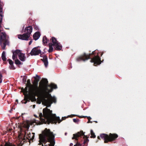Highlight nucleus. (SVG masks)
Instances as JSON below:
<instances>
[{
    "mask_svg": "<svg viewBox=\"0 0 146 146\" xmlns=\"http://www.w3.org/2000/svg\"><path fill=\"white\" fill-rule=\"evenodd\" d=\"M48 86L50 87V89H48V90L51 89L52 91V89H56L57 88L56 85L53 84H51L50 85Z\"/></svg>",
    "mask_w": 146,
    "mask_h": 146,
    "instance_id": "obj_20",
    "label": "nucleus"
},
{
    "mask_svg": "<svg viewBox=\"0 0 146 146\" xmlns=\"http://www.w3.org/2000/svg\"><path fill=\"white\" fill-rule=\"evenodd\" d=\"M30 36L26 33L23 35H19L18 37L19 39L23 40H28Z\"/></svg>",
    "mask_w": 146,
    "mask_h": 146,
    "instance_id": "obj_10",
    "label": "nucleus"
},
{
    "mask_svg": "<svg viewBox=\"0 0 146 146\" xmlns=\"http://www.w3.org/2000/svg\"><path fill=\"white\" fill-rule=\"evenodd\" d=\"M42 114V113H39L40 120L42 123L49 124L60 123L62 121L60 120L59 117H56L55 114H52V111L47 108L43 110Z\"/></svg>",
    "mask_w": 146,
    "mask_h": 146,
    "instance_id": "obj_2",
    "label": "nucleus"
},
{
    "mask_svg": "<svg viewBox=\"0 0 146 146\" xmlns=\"http://www.w3.org/2000/svg\"><path fill=\"white\" fill-rule=\"evenodd\" d=\"M118 136V135L115 134L110 133L109 135L105 134H102L100 135V137L104 140L105 143L113 141L117 138Z\"/></svg>",
    "mask_w": 146,
    "mask_h": 146,
    "instance_id": "obj_6",
    "label": "nucleus"
},
{
    "mask_svg": "<svg viewBox=\"0 0 146 146\" xmlns=\"http://www.w3.org/2000/svg\"><path fill=\"white\" fill-rule=\"evenodd\" d=\"M34 116L36 117H37V116L35 115H34Z\"/></svg>",
    "mask_w": 146,
    "mask_h": 146,
    "instance_id": "obj_40",
    "label": "nucleus"
},
{
    "mask_svg": "<svg viewBox=\"0 0 146 146\" xmlns=\"http://www.w3.org/2000/svg\"><path fill=\"white\" fill-rule=\"evenodd\" d=\"M35 80L38 82L39 80L40 77L37 75H36V76L35 77Z\"/></svg>",
    "mask_w": 146,
    "mask_h": 146,
    "instance_id": "obj_26",
    "label": "nucleus"
},
{
    "mask_svg": "<svg viewBox=\"0 0 146 146\" xmlns=\"http://www.w3.org/2000/svg\"><path fill=\"white\" fill-rule=\"evenodd\" d=\"M53 46H54L56 49L57 50H60L62 48V46L58 42L56 43V44L54 45Z\"/></svg>",
    "mask_w": 146,
    "mask_h": 146,
    "instance_id": "obj_16",
    "label": "nucleus"
},
{
    "mask_svg": "<svg viewBox=\"0 0 146 146\" xmlns=\"http://www.w3.org/2000/svg\"><path fill=\"white\" fill-rule=\"evenodd\" d=\"M0 42L2 48L5 49L7 45H9V41L6 38V34L5 33H1L0 39Z\"/></svg>",
    "mask_w": 146,
    "mask_h": 146,
    "instance_id": "obj_7",
    "label": "nucleus"
},
{
    "mask_svg": "<svg viewBox=\"0 0 146 146\" xmlns=\"http://www.w3.org/2000/svg\"><path fill=\"white\" fill-rule=\"evenodd\" d=\"M3 9L0 7V27H1V23L2 20Z\"/></svg>",
    "mask_w": 146,
    "mask_h": 146,
    "instance_id": "obj_17",
    "label": "nucleus"
},
{
    "mask_svg": "<svg viewBox=\"0 0 146 146\" xmlns=\"http://www.w3.org/2000/svg\"><path fill=\"white\" fill-rule=\"evenodd\" d=\"M33 108H35V105H33Z\"/></svg>",
    "mask_w": 146,
    "mask_h": 146,
    "instance_id": "obj_38",
    "label": "nucleus"
},
{
    "mask_svg": "<svg viewBox=\"0 0 146 146\" xmlns=\"http://www.w3.org/2000/svg\"><path fill=\"white\" fill-rule=\"evenodd\" d=\"M23 127L27 129L28 130L29 129L30 126L28 123L26 122L24 124Z\"/></svg>",
    "mask_w": 146,
    "mask_h": 146,
    "instance_id": "obj_24",
    "label": "nucleus"
},
{
    "mask_svg": "<svg viewBox=\"0 0 146 146\" xmlns=\"http://www.w3.org/2000/svg\"><path fill=\"white\" fill-rule=\"evenodd\" d=\"M28 131L26 130L25 131V137L28 139L29 140H32L34 139V133H31L30 132H28Z\"/></svg>",
    "mask_w": 146,
    "mask_h": 146,
    "instance_id": "obj_11",
    "label": "nucleus"
},
{
    "mask_svg": "<svg viewBox=\"0 0 146 146\" xmlns=\"http://www.w3.org/2000/svg\"><path fill=\"white\" fill-rule=\"evenodd\" d=\"M94 51H93V52H92V54H94Z\"/></svg>",
    "mask_w": 146,
    "mask_h": 146,
    "instance_id": "obj_41",
    "label": "nucleus"
},
{
    "mask_svg": "<svg viewBox=\"0 0 146 146\" xmlns=\"http://www.w3.org/2000/svg\"><path fill=\"white\" fill-rule=\"evenodd\" d=\"M21 134L19 135V138H21Z\"/></svg>",
    "mask_w": 146,
    "mask_h": 146,
    "instance_id": "obj_37",
    "label": "nucleus"
},
{
    "mask_svg": "<svg viewBox=\"0 0 146 146\" xmlns=\"http://www.w3.org/2000/svg\"><path fill=\"white\" fill-rule=\"evenodd\" d=\"M73 145V144L72 143H71L70 144V146H72Z\"/></svg>",
    "mask_w": 146,
    "mask_h": 146,
    "instance_id": "obj_36",
    "label": "nucleus"
},
{
    "mask_svg": "<svg viewBox=\"0 0 146 146\" xmlns=\"http://www.w3.org/2000/svg\"><path fill=\"white\" fill-rule=\"evenodd\" d=\"M17 50H16L15 51L13 52L12 56V58L13 60H15L17 58V55H18L17 53Z\"/></svg>",
    "mask_w": 146,
    "mask_h": 146,
    "instance_id": "obj_18",
    "label": "nucleus"
},
{
    "mask_svg": "<svg viewBox=\"0 0 146 146\" xmlns=\"http://www.w3.org/2000/svg\"><path fill=\"white\" fill-rule=\"evenodd\" d=\"M26 79L25 78H23V82L25 83L26 82Z\"/></svg>",
    "mask_w": 146,
    "mask_h": 146,
    "instance_id": "obj_34",
    "label": "nucleus"
},
{
    "mask_svg": "<svg viewBox=\"0 0 146 146\" xmlns=\"http://www.w3.org/2000/svg\"><path fill=\"white\" fill-rule=\"evenodd\" d=\"M77 144H76L75 145H74V146H77Z\"/></svg>",
    "mask_w": 146,
    "mask_h": 146,
    "instance_id": "obj_39",
    "label": "nucleus"
},
{
    "mask_svg": "<svg viewBox=\"0 0 146 146\" xmlns=\"http://www.w3.org/2000/svg\"><path fill=\"white\" fill-rule=\"evenodd\" d=\"M1 58L3 61H5L6 60L7 58L5 56V52L3 51L2 54Z\"/></svg>",
    "mask_w": 146,
    "mask_h": 146,
    "instance_id": "obj_21",
    "label": "nucleus"
},
{
    "mask_svg": "<svg viewBox=\"0 0 146 146\" xmlns=\"http://www.w3.org/2000/svg\"><path fill=\"white\" fill-rule=\"evenodd\" d=\"M90 58V54H86L84 53L83 55L77 58L76 60L77 61L83 60L84 61Z\"/></svg>",
    "mask_w": 146,
    "mask_h": 146,
    "instance_id": "obj_8",
    "label": "nucleus"
},
{
    "mask_svg": "<svg viewBox=\"0 0 146 146\" xmlns=\"http://www.w3.org/2000/svg\"><path fill=\"white\" fill-rule=\"evenodd\" d=\"M90 62H94V64H99L101 63L100 59L98 56H95L91 60Z\"/></svg>",
    "mask_w": 146,
    "mask_h": 146,
    "instance_id": "obj_12",
    "label": "nucleus"
},
{
    "mask_svg": "<svg viewBox=\"0 0 146 146\" xmlns=\"http://www.w3.org/2000/svg\"><path fill=\"white\" fill-rule=\"evenodd\" d=\"M10 65L13 64V62L12 60L10 59H8L7 60Z\"/></svg>",
    "mask_w": 146,
    "mask_h": 146,
    "instance_id": "obj_30",
    "label": "nucleus"
},
{
    "mask_svg": "<svg viewBox=\"0 0 146 146\" xmlns=\"http://www.w3.org/2000/svg\"><path fill=\"white\" fill-rule=\"evenodd\" d=\"M44 146H47V145H45Z\"/></svg>",
    "mask_w": 146,
    "mask_h": 146,
    "instance_id": "obj_42",
    "label": "nucleus"
},
{
    "mask_svg": "<svg viewBox=\"0 0 146 146\" xmlns=\"http://www.w3.org/2000/svg\"><path fill=\"white\" fill-rule=\"evenodd\" d=\"M15 63L17 64H21V62L18 59L15 60Z\"/></svg>",
    "mask_w": 146,
    "mask_h": 146,
    "instance_id": "obj_27",
    "label": "nucleus"
},
{
    "mask_svg": "<svg viewBox=\"0 0 146 146\" xmlns=\"http://www.w3.org/2000/svg\"><path fill=\"white\" fill-rule=\"evenodd\" d=\"M2 76L1 74H0V83H1L2 82Z\"/></svg>",
    "mask_w": 146,
    "mask_h": 146,
    "instance_id": "obj_31",
    "label": "nucleus"
},
{
    "mask_svg": "<svg viewBox=\"0 0 146 146\" xmlns=\"http://www.w3.org/2000/svg\"><path fill=\"white\" fill-rule=\"evenodd\" d=\"M32 40H31L30 41V42H29V44L30 45V44H31L32 43Z\"/></svg>",
    "mask_w": 146,
    "mask_h": 146,
    "instance_id": "obj_35",
    "label": "nucleus"
},
{
    "mask_svg": "<svg viewBox=\"0 0 146 146\" xmlns=\"http://www.w3.org/2000/svg\"><path fill=\"white\" fill-rule=\"evenodd\" d=\"M42 146H43V145H42Z\"/></svg>",
    "mask_w": 146,
    "mask_h": 146,
    "instance_id": "obj_43",
    "label": "nucleus"
},
{
    "mask_svg": "<svg viewBox=\"0 0 146 146\" xmlns=\"http://www.w3.org/2000/svg\"><path fill=\"white\" fill-rule=\"evenodd\" d=\"M40 142L44 143L47 141L50 143L49 146H54L55 142L54 136L50 130L46 129L42 134L39 135Z\"/></svg>",
    "mask_w": 146,
    "mask_h": 146,
    "instance_id": "obj_3",
    "label": "nucleus"
},
{
    "mask_svg": "<svg viewBox=\"0 0 146 146\" xmlns=\"http://www.w3.org/2000/svg\"><path fill=\"white\" fill-rule=\"evenodd\" d=\"M48 83L47 79H42L40 83L39 88L42 93V103L45 106L49 107L50 106L53 102L56 103V98L52 97L49 94L52 92V90H48V86L47 85Z\"/></svg>",
    "mask_w": 146,
    "mask_h": 146,
    "instance_id": "obj_1",
    "label": "nucleus"
},
{
    "mask_svg": "<svg viewBox=\"0 0 146 146\" xmlns=\"http://www.w3.org/2000/svg\"><path fill=\"white\" fill-rule=\"evenodd\" d=\"M26 85L27 86L25 89H22L24 94H26L28 92L31 96H35L38 93L39 90L37 85H31L29 80H27Z\"/></svg>",
    "mask_w": 146,
    "mask_h": 146,
    "instance_id": "obj_4",
    "label": "nucleus"
},
{
    "mask_svg": "<svg viewBox=\"0 0 146 146\" xmlns=\"http://www.w3.org/2000/svg\"><path fill=\"white\" fill-rule=\"evenodd\" d=\"M30 53L31 56L37 55L40 54V56L43 58L42 60L44 63L45 67L46 68L48 66V62L47 57L45 55L42 56L44 53L43 52H41L40 49L38 47H35L33 48Z\"/></svg>",
    "mask_w": 146,
    "mask_h": 146,
    "instance_id": "obj_5",
    "label": "nucleus"
},
{
    "mask_svg": "<svg viewBox=\"0 0 146 146\" xmlns=\"http://www.w3.org/2000/svg\"><path fill=\"white\" fill-rule=\"evenodd\" d=\"M84 134V133L83 131H81L80 132H78L77 133L74 134L73 137L72 138V139H75L76 140L78 139V138L81 136L83 135Z\"/></svg>",
    "mask_w": 146,
    "mask_h": 146,
    "instance_id": "obj_14",
    "label": "nucleus"
},
{
    "mask_svg": "<svg viewBox=\"0 0 146 146\" xmlns=\"http://www.w3.org/2000/svg\"><path fill=\"white\" fill-rule=\"evenodd\" d=\"M17 53L19 59L22 61L24 62L26 60L25 54L22 52L20 50H17Z\"/></svg>",
    "mask_w": 146,
    "mask_h": 146,
    "instance_id": "obj_9",
    "label": "nucleus"
},
{
    "mask_svg": "<svg viewBox=\"0 0 146 146\" xmlns=\"http://www.w3.org/2000/svg\"><path fill=\"white\" fill-rule=\"evenodd\" d=\"M90 134L91 135V136H90L91 137L94 138L96 137V135H95V133L92 130H90Z\"/></svg>",
    "mask_w": 146,
    "mask_h": 146,
    "instance_id": "obj_25",
    "label": "nucleus"
},
{
    "mask_svg": "<svg viewBox=\"0 0 146 146\" xmlns=\"http://www.w3.org/2000/svg\"><path fill=\"white\" fill-rule=\"evenodd\" d=\"M9 68L11 69L14 70L15 69V67H14L13 66V64H12L11 65H10V66H9Z\"/></svg>",
    "mask_w": 146,
    "mask_h": 146,
    "instance_id": "obj_29",
    "label": "nucleus"
},
{
    "mask_svg": "<svg viewBox=\"0 0 146 146\" xmlns=\"http://www.w3.org/2000/svg\"><path fill=\"white\" fill-rule=\"evenodd\" d=\"M51 40L52 42V44L53 46L58 42L57 41L56 38L54 37H52V38Z\"/></svg>",
    "mask_w": 146,
    "mask_h": 146,
    "instance_id": "obj_22",
    "label": "nucleus"
},
{
    "mask_svg": "<svg viewBox=\"0 0 146 146\" xmlns=\"http://www.w3.org/2000/svg\"><path fill=\"white\" fill-rule=\"evenodd\" d=\"M49 40L47 39L46 36H44L43 38L42 41L44 44H47Z\"/></svg>",
    "mask_w": 146,
    "mask_h": 146,
    "instance_id": "obj_23",
    "label": "nucleus"
},
{
    "mask_svg": "<svg viewBox=\"0 0 146 146\" xmlns=\"http://www.w3.org/2000/svg\"><path fill=\"white\" fill-rule=\"evenodd\" d=\"M34 28L35 29L36 31H38L39 30V28L38 26L36 25H34Z\"/></svg>",
    "mask_w": 146,
    "mask_h": 146,
    "instance_id": "obj_28",
    "label": "nucleus"
},
{
    "mask_svg": "<svg viewBox=\"0 0 146 146\" xmlns=\"http://www.w3.org/2000/svg\"><path fill=\"white\" fill-rule=\"evenodd\" d=\"M89 141V140L87 138H86V139H85L84 140V143H87L88 142V141Z\"/></svg>",
    "mask_w": 146,
    "mask_h": 146,
    "instance_id": "obj_32",
    "label": "nucleus"
},
{
    "mask_svg": "<svg viewBox=\"0 0 146 146\" xmlns=\"http://www.w3.org/2000/svg\"><path fill=\"white\" fill-rule=\"evenodd\" d=\"M49 46V49L48 50V51L49 52H52L53 50V47L52 43H49L48 44Z\"/></svg>",
    "mask_w": 146,
    "mask_h": 146,
    "instance_id": "obj_19",
    "label": "nucleus"
},
{
    "mask_svg": "<svg viewBox=\"0 0 146 146\" xmlns=\"http://www.w3.org/2000/svg\"><path fill=\"white\" fill-rule=\"evenodd\" d=\"M40 36V33L39 31H37L33 35V38L35 40H37L39 38Z\"/></svg>",
    "mask_w": 146,
    "mask_h": 146,
    "instance_id": "obj_15",
    "label": "nucleus"
},
{
    "mask_svg": "<svg viewBox=\"0 0 146 146\" xmlns=\"http://www.w3.org/2000/svg\"><path fill=\"white\" fill-rule=\"evenodd\" d=\"M73 121L75 123H76L79 121V120L78 119H73Z\"/></svg>",
    "mask_w": 146,
    "mask_h": 146,
    "instance_id": "obj_33",
    "label": "nucleus"
},
{
    "mask_svg": "<svg viewBox=\"0 0 146 146\" xmlns=\"http://www.w3.org/2000/svg\"><path fill=\"white\" fill-rule=\"evenodd\" d=\"M33 31V27L31 26H29L25 27V33L30 36Z\"/></svg>",
    "mask_w": 146,
    "mask_h": 146,
    "instance_id": "obj_13",
    "label": "nucleus"
}]
</instances>
